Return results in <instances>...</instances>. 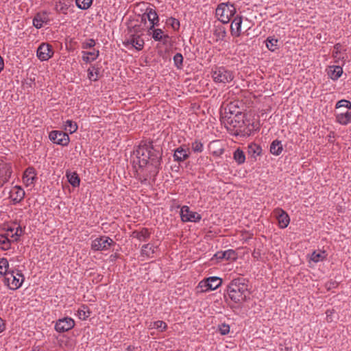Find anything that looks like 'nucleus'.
<instances>
[{"instance_id": "f257e3e1", "label": "nucleus", "mask_w": 351, "mask_h": 351, "mask_svg": "<svg viewBox=\"0 0 351 351\" xmlns=\"http://www.w3.org/2000/svg\"><path fill=\"white\" fill-rule=\"evenodd\" d=\"M247 280L238 278L230 281L226 288L225 298L234 304H241L250 298V291Z\"/></svg>"}, {"instance_id": "f03ea898", "label": "nucleus", "mask_w": 351, "mask_h": 351, "mask_svg": "<svg viewBox=\"0 0 351 351\" xmlns=\"http://www.w3.org/2000/svg\"><path fill=\"white\" fill-rule=\"evenodd\" d=\"M134 155L136 160H134V162L138 164L140 168L145 167L149 162L154 167L160 164L161 155L160 153L146 145H140L134 152Z\"/></svg>"}, {"instance_id": "7ed1b4c3", "label": "nucleus", "mask_w": 351, "mask_h": 351, "mask_svg": "<svg viewBox=\"0 0 351 351\" xmlns=\"http://www.w3.org/2000/svg\"><path fill=\"white\" fill-rule=\"evenodd\" d=\"M211 76L216 84H221L230 83L234 78L233 71L225 66H215L212 69Z\"/></svg>"}, {"instance_id": "20e7f679", "label": "nucleus", "mask_w": 351, "mask_h": 351, "mask_svg": "<svg viewBox=\"0 0 351 351\" xmlns=\"http://www.w3.org/2000/svg\"><path fill=\"white\" fill-rule=\"evenodd\" d=\"M235 13L236 8L232 3H220L216 9V16L224 24L229 23Z\"/></svg>"}, {"instance_id": "39448f33", "label": "nucleus", "mask_w": 351, "mask_h": 351, "mask_svg": "<svg viewBox=\"0 0 351 351\" xmlns=\"http://www.w3.org/2000/svg\"><path fill=\"white\" fill-rule=\"evenodd\" d=\"M25 277L21 271H10L4 278V283L10 289L16 290L22 286Z\"/></svg>"}, {"instance_id": "423d86ee", "label": "nucleus", "mask_w": 351, "mask_h": 351, "mask_svg": "<svg viewBox=\"0 0 351 351\" xmlns=\"http://www.w3.org/2000/svg\"><path fill=\"white\" fill-rule=\"evenodd\" d=\"M114 245L115 242L109 237L101 236L92 241L91 249L94 251H106Z\"/></svg>"}, {"instance_id": "0eeeda50", "label": "nucleus", "mask_w": 351, "mask_h": 351, "mask_svg": "<svg viewBox=\"0 0 351 351\" xmlns=\"http://www.w3.org/2000/svg\"><path fill=\"white\" fill-rule=\"evenodd\" d=\"M180 217L183 222H199L202 219L201 215L191 210L188 206L181 207Z\"/></svg>"}, {"instance_id": "6e6552de", "label": "nucleus", "mask_w": 351, "mask_h": 351, "mask_svg": "<svg viewBox=\"0 0 351 351\" xmlns=\"http://www.w3.org/2000/svg\"><path fill=\"white\" fill-rule=\"evenodd\" d=\"M49 138L51 141L57 145L62 146L68 145L70 138L69 135L59 130H53L49 134Z\"/></svg>"}, {"instance_id": "1a4fd4ad", "label": "nucleus", "mask_w": 351, "mask_h": 351, "mask_svg": "<svg viewBox=\"0 0 351 351\" xmlns=\"http://www.w3.org/2000/svg\"><path fill=\"white\" fill-rule=\"evenodd\" d=\"M52 46L48 43H41L37 49L36 56L40 61H47L53 55Z\"/></svg>"}, {"instance_id": "9d476101", "label": "nucleus", "mask_w": 351, "mask_h": 351, "mask_svg": "<svg viewBox=\"0 0 351 351\" xmlns=\"http://www.w3.org/2000/svg\"><path fill=\"white\" fill-rule=\"evenodd\" d=\"M273 213L278 220L279 228L281 229L287 228L290 222L289 215L281 208H275Z\"/></svg>"}, {"instance_id": "9b49d317", "label": "nucleus", "mask_w": 351, "mask_h": 351, "mask_svg": "<svg viewBox=\"0 0 351 351\" xmlns=\"http://www.w3.org/2000/svg\"><path fill=\"white\" fill-rule=\"evenodd\" d=\"M75 326V321L71 317L59 319L55 325V329L58 332H64L72 329Z\"/></svg>"}, {"instance_id": "f8f14e48", "label": "nucleus", "mask_w": 351, "mask_h": 351, "mask_svg": "<svg viewBox=\"0 0 351 351\" xmlns=\"http://www.w3.org/2000/svg\"><path fill=\"white\" fill-rule=\"evenodd\" d=\"M24 230L21 226H16L13 227H9L5 230V233L1 234L6 237L8 239H10L11 243L12 242H17L19 241L20 237L23 234Z\"/></svg>"}, {"instance_id": "ddd939ff", "label": "nucleus", "mask_w": 351, "mask_h": 351, "mask_svg": "<svg viewBox=\"0 0 351 351\" xmlns=\"http://www.w3.org/2000/svg\"><path fill=\"white\" fill-rule=\"evenodd\" d=\"M144 44L143 39L138 35H130L123 41L125 47L128 48L132 47L138 51H141L143 48Z\"/></svg>"}, {"instance_id": "4468645a", "label": "nucleus", "mask_w": 351, "mask_h": 351, "mask_svg": "<svg viewBox=\"0 0 351 351\" xmlns=\"http://www.w3.org/2000/svg\"><path fill=\"white\" fill-rule=\"evenodd\" d=\"M223 259L235 261L237 259V254L234 250L229 249L216 252L211 258L212 261L217 260V262Z\"/></svg>"}, {"instance_id": "2eb2a0df", "label": "nucleus", "mask_w": 351, "mask_h": 351, "mask_svg": "<svg viewBox=\"0 0 351 351\" xmlns=\"http://www.w3.org/2000/svg\"><path fill=\"white\" fill-rule=\"evenodd\" d=\"M235 107L232 104L227 105L224 108V115L223 116V119H226L228 123L233 127H237V125L234 124V120L238 115L241 114L239 110H233V108Z\"/></svg>"}, {"instance_id": "dca6fc26", "label": "nucleus", "mask_w": 351, "mask_h": 351, "mask_svg": "<svg viewBox=\"0 0 351 351\" xmlns=\"http://www.w3.org/2000/svg\"><path fill=\"white\" fill-rule=\"evenodd\" d=\"M221 279L219 277L212 276L207 278L206 282H200L199 286L204 287V291L215 290L221 285Z\"/></svg>"}, {"instance_id": "f3484780", "label": "nucleus", "mask_w": 351, "mask_h": 351, "mask_svg": "<svg viewBox=\"0 0 351 351\" xmlns=\"http://www.w3.org/2000/svg\"><path fill=\"white\" fill-rule=\"evenodd\" d=\"M12 173V167L9 164H0V187L9 181Z\"/></svg>"}, {"instance_id": "a211bd4d", "label": "nucleus", "mask_w": 351, "mask_h": 351, "mask_svg": "<svg viewBox=\"0 0 351 351\" xmlns=\"http://www.w3.org/2000/svg\"><path fill=\"white\" fill-rule=\"evenodd\" d=\"M24 190L19 186H14L10 192V197L14 204L21 202L25 197Z\"/></svg>"}, {"instance_id": "6ab92c4d", "label": "nucleus", "mask_w": 351, "mask_h": 351, "mask_svg": "<svg viewBox=\"0 0 351 351\" xmlns=\"http://www.w3.org/2000/svg\"><path fill=\"white\" fill-rule=\"evenodd\" d=\"M49 21V19L47 12H38L33 19V25L36 29H40L45 24H47Z\"/></svg>"}, {"instance_id": "aec40b11", "label": "nucleus", "mask_w": 351, "mask_h": 351, "mask_svg": "<svg viewBox=\"0 0 351 351\" xmlns=\"http://www.w3.org/2000/svg\"><path fill=\"white\" fill-rule=\"evenodd\" d=\"M36 180V173L34 167H28L23 173V182L27 186L33 185Z\"/></svg>"}, {"instance_id": "412c9836", "label": "nucleus", "mask_w": 351, "mask_h": 351, "mask_svg": "<svg viewBox=\"0 0 351 351\" xmlns=\"http://www.w3.org/2000/svg\"><path fill=\"white\" fill-rule=\"evenodd\" d=\"M327 75L333 81H337L343 74V69L340 66H329L326 69Z\"/></svg>"}, {"instance_id": "4be33fe9", "label": "nucleus", "mask_w": 351, "mask_h": 351, "mask_svg": "<svg viewBox=\"0 0 351 351\" xmlns=\"http://www.w3.org/2000/svg\"><path fill=\"white\" fill-rule=\"evenodd\" d=\"M241 24L242 17L239 16H236L232 21L230 26L231 34L232 36L239 37L241 35Z\"/></svg>"}, {"instance_id": "5701e85b", "label": "nucleus", "mask_w": 351, "mask_h": 351, "mask_svg": "<svg viewBox=\"0 0 351 351\" xmlns=\"http://www.w3.org/2000/svg\"><path fill=\"white\" fill-rule=\"evenodd\" d=\"M189 157V149L180 146L175 149L173 158L175 161L183 162Z\"/></svg>"}, {"instance_id": "b1692460", "label": "nucleus", "mask_w": 351, "mask_h": 351, "mask_svg": "<svg viewBox=\"0 0 351 351\" xmlns=\"http://www.w3.org/2000/svg\"><path fill=\"white\" fill-rule=\"evenodd\" d=\"M88 78L93 82L97 81L101 76V67L98 64H94L88 69Z\"/></svg>"}, {"instance_id": "393cba45", "label": "nucleus", "mask_w": 351, "mask_h": 351, "mask_svg": "<svg viewBox=\"0 0 351 351\" xmlns=\"http://www.w3.org/2000/svg\"><path fill=\"white\" fill-rule=\"evenodd\" d=\"M219 141H213L208 145V149L214 156H220L224 152V149L220 145Z\"/></svg>"}, {"instance_id": "a878e982", "label": "nucleus", "mask_w": 351, "mask_h": 351, "mask_svg": "<svg viewBox=\"0 0 351 351\" xmlns=\"http://www.w3.org/2000/svg\"><path fill=\"white\" fill-rule=\"evenodd\" d=\"M336 121L342 125H347L351 123V109L347 110L345 112L339 113L336 115Z\"/></svg>"}, {"instance_id": "bb28decb", "label": "nucleus", "mask_w": 351, "mask_h": 351, "mask_svg": "<svg viewBox=\"0 0 351 351\" xmlns=\"http://www.w3.org/2000/svg\"><path fill=\"white\" fill-rule=\"evenodd\" d=\"M82 60L86 63H89L95 60L99 57V51L96 49H93L92 51H82Z\"/></svg>"}, {"instance_id": "cd10ccee", "label": "nucleus", "mask_w": 351, "mask_h": 351, "mask_svg": "<svg viewBox=\"0 0 351 351\" xmlns=\"http://www.w3.org/2000/svg\"><path fill=\"white\" fill-rule=\"evenodd\" d=\"M132 236L140 241H146L150 237V232L147 228H142L141 230H134Z\"/></svg>"}, {"instance_id": "c85d7f7f", "label": "nucleus", "mask_w": 351, "mask_h": 351, "mask_svg": "<svg viewBox=\"0 0 351 351\" xmlns=\"http://www.w3.org/2000/svg\"><path fill=\"white\" fill-rule=\"evenodd\" d=\"M283 150L282 141L278 139L274 140L270 145L269 151L274 156H279Z\"/></svg>"}, {"instance_id": "c756f323", "label": "nucleus", "mask_w": 351, "mask_h": 351, "mask_svg": "<svg viewBox=\"0 0 351 351\" xmlns=\"http://www.w3.org/2000/svg\"><path fill=\"white\" fill-rule=\"evenodd\" d=\"M247 149L248 154L255 158L258 156H260L262 152L261 147L256 143L250 144L247 147Z\"/></svg>"}, {"instance_id": "7c9ffc66", "label": "nucleus", "mask_w": 351, "mask_h": 351, "mask_svg": "<svg viewBox=\"0 0 351 351\" xmlns=\"http://www.w3.org/2000/svg\"><path fill=\"white\" fill-rule=\"evenodd\" d=\"M156 249V247L154 246L152 244H145L142 246L141 250V255L150 257L155 253Z\"/></svg>"}, {"instance_id": "2f4dec72", "label": "nucleus", "mask_w": 351, "mask_h": 351, "mask_svg": "<svg viewBox=\"0 0 351 351\" xmlns=\"http://www.w3.org/2000/svg\"><path fill=\"white\" fill-rule=\"evenodd\" d=\"M91 312L86 305H82L77 310V316L82 320H86L88 317H90Z\"/></svg>"}, {"instance_id": "473e14b6", "label": "nucleus", "mask_w": 351, "mask_h": 351, "mask_svg": "<svg viewBox=\"0 0 351 351\" xmlns=\"http://www.w3.org/2000/svg\"><path fill=\"white\" fill-rule=\"evenodd\" d=\"M69 5L60 1H56L54 6V10L58 14H67Z\"/></svg>"}, {"instance_id": "72a5a7b5", "label": "nucleus", "mask_w": 351, "mask_h": 351, "mask_svg": "<svg viewBox=\"0 0 351 351\" xmlns=\"http://www.w3.org/2000/svg\"><path fill=\"white\" fill-rule=\"evenodd\" d=\"M233 158L238 165H241L245 162V156L240 148H237L233 154Z\"/></svg>"}, {"instance_id": "f704fd0d", "label": "nucleus", "mask_w": 351, "mask_h": 351, "mask_svg": "<svg viewBox=\"0 0 351 351\" xmlns=\"http://www.w3.org/2000/svg\"><path fill=\"white\" fill-rule=\"evenodd\" d=\"M152 37L156 41H161L163 39L167 40L169 38V36L165 35L161 29H154L152 32Z\"/></svg>"}, {"instance_id": "c9c22d12", "label": "nucleus", "mask_w": 351, "mask_h": 351, "mask_svg": "<svg viewBox=\"0 0 351 351\" xmlns=\"http://www.w3.org/2000/svg\"><path fill=\"white\" fill-rule=\"evenodd\" d=\"M9 263L6 258H0V278L3 276L5 277L8 273Z\"/></svg>"}, {"instance_id": "e433bc0d", "label": "nucleus", "mask_w": 351, "mask_h": 351, "mask_svg": "<svg viewBox=\"0 0 351 351\" xmlns=\"http://www.w3.org/2000/svg\"><path fill=\"white\" fill-rule=\"evenodd\" d=\"M64 130L69 132L70 134L75 132L78 128L77 123L71 120H66L64 122Z\"/></svg>"}, {"instance_id": "4c0bfd02", "label": "nucleus", "mask_w": 351, "mask_h": 351, "mask_svg": "<svg viewBox=\"0 0 351 351\" xmlns=\"http://www.w3.org/2000/svg\"><path fill=\"white\" fill-rule=\"evenodd\" d=\"M66 176L68 178V181L72 186L77 187L80 185V180L78 175L75 172L69 174L67 173Z\"/></svg>"}, {"instance_id": "58836bf2", "label": "nucleus", "mask_w": 351, "mask_h": 351, "mask_svg": "<svg viewBox=\"0 0 351 351\" xmlns=\"http://www.w3.org/2000/svg\"><path fill=\"white\" fill-rule=\"evenodd\" d=\"M150 328L157 329L160 332L165 331L167 328V324L161 320H158L156 322H151L149 326Z\"/></svg>"}, {"instance_id": "ea45409f", "label": "nucleus", "mask_w": 351, "mask_h": 351, "mask_svg": "<svg viewBox=\"0 0 351 351\" xmlns=\"http://www.w3.org/2000/svg\"><path fill=\"white\" fill-rule=\"evenodd\" d=\"M11 247V240L0 233V249L8 250Z\"/></svg>"}, {"instance_id": "a19ab883", "label": "nucleus", "mask_w": 351, "mask_h": 351, "mask_svg": "<svg viewBox=\"0 0 351 351\" xmlns=\"http://www.w3.org/2000/svg\"><path fill=\"white\" fill-rule=\"evenodd\" d=\"M278 40L272 37H268L266 40V46L271 51H274L278 49Z\"/></svg>"}, {"instance_id": "79ce46f5", "label": "nucleus", "mask_w": 351, "mask_h": 351, "mask_svg": "<svg viewBox=\"0 0 351 351\" xmlns=\"http://www.w3.org/2000/svg\"><path fill=\"white\" fill-rule=\"evenodd\" d=\"M341 50H342V46L340 43H337L335 45L333 52H332V56L334 58L336 59V60H335L336 62H338L339 60L344 58L343 57H341Z\"/></svg>"}, {"instance_id": "37998d69", "label": "nucleus", "mask_w": 351, "mask_h": 351, "mask_svg": "<svg viewBox=\"0 0 351 351\" xmlns=\"http://www.w3.org/2000/svg\"><path fill=\"white\" fill-rule=\"evenodd\" d=\"M325 258H326V254H325L324 251L319 252H317L315 251L311 254V260L312 261H313L314 263H318V262L322 261L325 259Z\"/></svg>"}, {"instance_id": "c03bdc74", "label": "nucleus", "mask_w": 351, "mask_h": 351, "mask_svg": "<svg viewBox=\"0 0 351 351\" xmlns=\"http://www.w3.org/2000/svg\"><path fill=\"white\" fill-rule=\"evenodd\" d=\"M93 0H75L77 7L81 10H87L92 5Z\"/></svg>"}, {"instance_id": "a18cd8bd", "label": "nucleus", "mask_w": 351, "mask_h": 351, "mask_svg": "<svg viewBox=\"0 0 351 351\" xmlns=\"http://www.w3.org/2000/svg\"><path fill=\"white\" fill-rule=\"evenodd\" d=\"M191 149L194 152L201 153L204 150V145L199 140H195L191 143Z\"/></svg>"}, {"instance_id": "49530a36", "label": "nucleus", "mask_w": 351, "mask_h": 351, "mask_svg": "<svg viewBox=\"0 0 351 351\" xmlns=\"http://www.w3.org/2000/svg\"><path fill=\"white\" fill-rule=\"evenodd\" d=\"M173 62H174V64L175 66L178 68V69H181L183 66L182 64V62H183V56L181 53H177L174 55L173 56Z\"/></svg>"}, {"instance_id": "de8ad7c7", "label": "nucleus", "mask_w": 351, "mask_h": 351, "mask_svg": "<svg viewBox=\"0 0 351 351\" xmlns=\"http://www.w3.org/2000/svg\"><path fill=\"white\" fill-rule=\"evenodd\" d=\"M218 330L221 335H226L230 332V326L225 323L218 325Z\"/></svg>"}, {"instance_id": "09e8293b", "label": "nucleus", "mask_w": 351, "mask_h": 351, "mask_svg": "<svg viewBox=\"0 0 351 351\" xmlns=\"http://www.w3.org/2000/svg\"><path fill=\"white\" fill-rule=\"evenodd\" d=\"M95 40L93 38L87 39L82 43V48L84 49H88L93 48L95 46Z\"/></svg>"}, {"instance_id": "8fccbe9b", "label": "nucleus", "mask_w": 351, "mask_h": 351, "mask_svg": "<svg viewBox=\"0 0 351 351\" xmlns=\"http://www.w3.org/2000/svg\"><path fill=\"white\" fill-rule=\"evenodd\" d=\"M336 108L346 107L348 110H351V102L346 99H341L336 104Z\"/></svg>"}, {"instance_id": "3c124183", "label": "nucleus", "mask_w": 351, "mask_h": 351, "mask_svg": "<svg viewBox=\"0 0 351 351\" xmlns=\"http://www.w3.org/2000/svg\"><path fill=\"white\" fill-rule=\"evenodd\" d=\"M145 14L147 15V18L152 17V18L159 19L156 11L152 8H147L145 10Z\"/></svg>"}, {"instance_id": "603ef678", "label": "nucleus", "mask_w": 351, "mask_h": 351, "mask_svg": "<svg viewBox=\"0 0 351 351\" xmlns=\"http://www.w3.org/2000/svg\"><path fill=\"white\" fill-rule=\"evenodd\" d=\"M216 34L220 39H223L226 35V32L223 28H220L217 30Z\"/></svg>"}, {"instance_id": "864d4df0", "label": "nucleus", "mask_w": 351, "mask_h": 351, "mask_svg": "<svg viewBox=\"0 0 351 351\" xmlns=\"http://www.w3.org/2000/svg\"><path fill=\"white\" fill-rule=\"evenodd\" d=\"M147 19L151 25H159V19L151 17V18H147Z\"/></svg>"}, {"instance_id": "5fc2aeb1", "label": "nucleus", "mask_w": 351, "mask_h": 351, "mask_svg": "<svg viewBox=\"0 0 351 351\" xmlns=\"http://www.w3.org/2000/svg\"><path fill=\"white\" fill-rule=\"evenodd\" d=\"M170 20L172 21L171 25L173 27H175L176 26H177L178 27L180 26V22L178 20L174 19V18H171Z\"/></svg>"}, {"instance_id": "6e6d98bb", "label": "nucleus", "mask_w": 351, "mask_h": 351, "mask_svg": "<svg viewBox=\"0 0 351 351\" xmlns=\"http://www.w3.org/2000/svg\"><path fill=\"white\" fill-rule=\"evenodd\" d=\"M5 328L3 320L0 317V333L2 332Z\"/></svg>"}, {"instance_id": "4d7b16f0", "label": "nucleus", "mask_w": 351, "mask_h": 351, "mask_svg": "<svg viewBox=\"0 0 351 351\" xmlns=\"http://www.w3.org/2000/svg\"><path fill=\"white\" fill-rule=\"evenodd\" d=\"M3 68H4L3 60L1 58V56H0V72L3 70Z\"/></svg>"}, {"instance_id": "13d9d810", "label": "nucleus", "mask_w": 351, "mask_h": 351, "mask_svg": "<svg viewBox=\"0 0 351 351\" xmlns=\"http://www.w3.org/2000/svg\"><path fill=\"white\" fill-rule=\"evenodd\" d=\"M156 25H151L150 27L148 29V33L149 34H152V32H153L154 29H156L155 27Z\"/></svg>"}]
</instances>
